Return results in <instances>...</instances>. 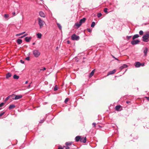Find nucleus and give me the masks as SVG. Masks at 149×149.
<instances>
[{"mask_svg":"<svg viewBox=\"0 0 149 149\" xmlns=\"http://www.w3.org/2000/svg\"><path fill=\"white\" fill-rule=\"evenodd\" d=\"M142 40L145 42H147L149 41V33H146L142 37Z\"/></svg>","mask_w":149,"mask_h":149,"instance_id":"nucleus-1","label":"nucleus"},{"mask_svg":"<svg viewBox=\"0 0 149 149\" xmlns=\"http://www.w3.org/2000/svg\"><path fill=\"white\" fill-rule=\"evenodd\" d=\"M38 23L39 25L40 28L41 29L45 24V22L40 17L38 18Z\"/></svg>","mask_w":149,"mask_h":149,"instance_id":"nucleus-2","label":"nucleus"},{"mask_svg":"<svg viewBox=\"0 0 149 149\" xmlns=\"http://www.w3.org/2000/svg\"><path fill=\"white\" fill-rule=\"evenodd\" d=\"M33 53L34 56L36 57H37L40 54V53L39 51L37 49L34 50L33 51Z\"/></svg>","mask_w":149,"mask_h":149,"instance_id":"nucleus-3","label":"nucleus"},{"mask_svg":"<svg viewBox=\"0 0 149 149\" xmlns=\"http://www.w3.org/2000/svg\"><path fill=\"white\" fill-rule=\"evenodd\" d=\"M79 38V37L77 36L75 34H73L71 36V39L72 40H78Z\"/></svg>","mask_w":149,"mask_h":149,"instance_id":"nucleus-4","label":"nucleus"},{"mask_svg":"<svg viewBox=\"0 0 149 149\" xmlns=\"http://www.w3.org/2000/svg\"><path fill=\"white\" fill-rule=\"evenodd\" d=\"M140 42V40H133L131 41V44L132 45H135L138 44Z\"/></svg>","mask_w":149,"mask_h":149,"instance_id":"nucleus-5","label":"nucleus"},{"mask_svg":"<svg viewBox=\"0 0 149 149\" xmlns=\"http://www.w3.org/2000/svg\"><path fill=\"white\" fill-rule=\"evenodd\" d=\"M116 72V70L115 69H114L113 70L110 71L108 72V73L107 75V76H108L109 75L115 73Z\"/></svg>","mask_w":149,"mask_h":149,"instance_id":"nucleus-6","label":"nucleus"},{"mask_svg":"<svg viewBox=\"0 0 149 149\" xmlns=\"http://www.w3.org/2000/svg\"><path fill=\"white\" fill-rule=\"evenodd\" d=\"M22 97V96L21 95H15L14 98L13 99L16 100L21 98Z\"/></svg>","mask_w":149,"mask_h":149,"instance_id":"nucleus-7","label":"nucleus"},{"mask_svg":"<svg viewBox=\"0 0 149 149\" xmlns=\"http://www.w3.org/2000/svg\"><path fill=\"white\" fill-rule=\"evenodd\" d=\"M39 15L40 17H42L44 18L45 17V14L42 11H40L39 12Z\"/></svg>","mask_w":149,"mask_h":149,"instance_id":"nucleus-8","label":"nucleus"},{"mask_svg":"<svg viewBox=\"0 0 149 149\" xmlns=\"http://www.w3.org/2000/svg\"><path fill=\"white\" fill-rule=\"evenodd\" d=\"M80 141L82 142H83L84 143H85L86 142V137H82L81 138V137L80 138Z\"/></svg>","mask_w":149,"mask_h":149,"instance_id":"nucleus-9","label":"nucleus"},{"mask_svg":"<svg viewBox=\"0 0 149 149\" xmlns=\"http://www.w3.org/2000/svg\"><path fill=\"white\" fill-rule=\"evenodd\" d=\"M142 65V63L139 62H136L135 63V66L136 68L139 67Z\"/></svg>","mask_w":149,"mask_h":149,"instance_id":"nucleus-10","label":"nucleus"},{"mask_svg":"<svg viewBox=\"0 0 149 149\" xmlns=\"http://www.w3.org/2000/svg\"><path fill=\"white\" fill-rule=\"evenodd\" d=\"M148 51V48L146 47H145L143 51V52L144 53V56H145L147 55Z\"/></svg>","mask_w":149,"mask_h":149,"instance_id":"nucleus-11","label":"nucleus"},{"mask_svg":"<svg viewBox=\"0 0 149 149\" xmlns=\"http://www.w3.org/2000/svg\"><path fill=\"white\" fill-rule=\"evenodd\" d=\"M127 67L128 66L127 65L125 64H124L123 65L120 67V68L121 70H122L124 68H127Z\"/></svg>","mask_w":149,"mask_h":149,"instance_id":"nucleus-12","label":"nucleus"},{"mask_svg":"<svg viewBox=\"0 0 149 149\" xmlns=\"http://www.w3.org/2000/svg\"><path fill=\"white\" fill-rule=\"evenodd\" d=\"M31 39V37H26L25 38V40L26 42H29Z\"/></svg>","mask_w":149,"mask_h":149,"instance_id":"nucleus-13","label":"nucleus"},{"mask_svg":"<svg viewBox=\"0 0 149 149\" xmlns=\"http://www.w3.org/2000/svg\"><path fill=\"white\" fill-rule=\"evenodd\" d=\"M81 136H77L75 138V140L76 141H80Z\"/></svg>","mask_w":149,"mask_h":149,"instance_id":"nucleus-14","label":"nucleus"},{"mask_svg":"<svg viewBox=\"0 0 149 149\" xmlns=\"http://www.w3.org/2000/svg\"><path fill=\"white\" fill-rule=\"evenodd\" d=\"M15 107V106L13 104H11L10 105L9 107V109H13Z\"/></svg>","mask_w":149,"mask_h":149,"instance_id":"nucleus-15","label":"nucleus"},{"mask_svg":"<svg viewBox=\"0 0 149 149\" xmlns=\"http://www.w3.org/2000/svg\"><path fill=\"white\" fill-rule=\"evenodd\" d=\"M11 74L10 72H8L6 75V79H8L9 77H11Z\"/></svg>","mask_w":149,"mask_h":149,"instance_id":"nucleus-16","label":"nucleus"},{"mask_svg":"<svg viewBox=\"0 0 149 149\" xmlns=\"http://www.w3.org/2000/svg\"><path fill=\"white\" fill-rule=\"evenodd\" d=\"M86 20V19L85 18H83L82 19H80L79 22L81 24L83 23L84 22L85 20Z\"/></svg>","mask_w":149,"mask_h":149,"instance_id":"nucleus-17","label":"nucleus"},{"mask_svg":"<svg viewBox=\"0 0 149 149\" xmlns=\"http://www.w3.org/2000/svg\"><path fill=\"white\" fill-rule=\"evenodd\" d=\"M17 42L18 44H20L22 43V40L20 39H18L17 40Z\"/></svg>","mask_w":149,"mask_h":149,"instance_id":"nucleus-18","label":"nucleus"},{"mask_svg":"<svg viewBox=\"0 0 149 149\" xmlns=\"http://www.w3.org/2000/svg\"><path fill=\"white\" fill-rule=\"evenodd\" d=\"M139 37V35L138 34H135L133 36L132 39L133 40H134V39L138 38Z\"/></svg>","mask_w":149,"mask_h":149,"instance_id":"nucleus-19","label":"nucleus"},{"mask_svg":"<svg viewBox=\"0 0 149 149\" xmlns=\"http://www.w3.org/2000/svg\"><path fill=\"white\" fill-rule=\"evenodd\" d=\"M120 107L121 106L120 105H117L115 107L116 110V111H119Z\"/></svg>","mask_w":149,"mask_h":149,"instance_id":"nucleus-20","label":"nucleus"},{"mask_svg":"<svg viewBox=\"0 0 149 149\" xmlns=\"http://www.w3.org/2000/svg\"><path fill=\"white\" fill-rule=\"evenodd\" d=\"M81 24L80 22L79 23H77L75 24V25L78 27H80Z\"/></svg>","mask_w":149,"mask_h":149,"instance_id":"nucleus-21","label":"nucleus"},{"mask_svg":"<svg viewBox=\"0 0 149 149\" xmlns=\"http://www.w3.org/2000/svg\"><path fill=\"white\" fill-rule=\"evenodd\" d=\"M37 36L38 38H40L42 37V34L40 33H38L37 34Z\"/></svg>","mask_w":149,"mask_h":149,"instance_id":"nucleus-22","label":"nucleus"},{"mask_svg":"<svg viewBox=\"0 0 149 149\" xmlns=\"http://www.w3.org/2000/svg\"><path fill=\"white\" fill-rule=\"evenodd\" d=\"M13 77L14 79H18L19 78V76L15 74L14 75Z\"/></svg>","mask_w":149,"mask_h":149,"instance_id":"nucleus-23","label":"nucleus"},{"mask_svg":"<svg viewBox=\"0 0 149 149\" xmlns=\"http://www.w3.org/2000/svg\"><path fill=\"white\" fill-rule=\"evenodd\" d=\"M94 70H93L90 73V75H89V77H91L94 74Z\"/></svg>","mask_w":149,"mask_h":149,"instance_id":"nucleus-24","label":"nucleus"},{"mask_svg":"<svg viewBox=\"0 0 149 149\" xmlns=\"http://www.w3.org/2000/svg\"><path fill=\"white\" fill-rule=\"evenodd\" d=\"M72 144V142H68L66 143L65 145L66 146H70Z\"/></svg>","mask_w":149,"mask_h":149,"instance_id":"nucleus-25","label":"nucleus"},{"mask_svg":"<svg viewBox=\"0 0 149 149\" xmlns=\"http://www.w3.org/2000/svg\"><path fill=\"white\" fill-rule=\"evenodd\" d=\"M56 24L58 26V28L59 29H61L62 27L61 25L59 23H57Z\"/></svg>","mask_w":149,"mask_h":149,"instance_id":"nucleus-26","label":"nucleus"},{"mask_svg":"<svg viewBox=\"0 0 149 149\" xmlns=\"http://www.w3.org/2000/svg\"><path fill=\"white\" fill-rule=\"evenodd\" d=\"M95 23L94 22H93L92 23V24L91 25V26L92 27H94L95 26Z\"/></svg>","mask_w":149,"mask_h":149,"instance_id":"nucleus-27","label":"nucleus"},{"mask_svg":"<svg viewBox=\"0 0 149 149\" xmlns=\"http://www.w3.org/2000/svg\"><path fill=\"white\" fill-rule=\"evenodd\" d=\"M143 32L141 30L139 32V34L140 35H142L143 34Z\"/></svg>","mask_w":149,"mask_h":149,"instance_id":"nucleus-28","label":"nucleus"},{"mask_svg":"<svg viewBox=\"0 0 149 149\" xmlns=\"http://www.w3.org/2000/svg\"><path fill=\"white\" fill-rule=\"evenodd\" d=\"M102 15V14L101 13H98L97 15V17H100Z\"/></svg>","mask_w":149,"mask_h":149,"instance_id":"nucleus-29","label":"nucleus"},{"mask_svg":"<svg viewBox=\"0 0 149 149\" xmlns=\"http://www.w3.org/2000/svg\"><path fill=\"white\" fill-rule=\"evenodd\" d=\"M107 10H108V9L107 8H105L104 9V12L105 13H107L108 11H107Z\"/></svg>","mask_w":149,"mask_h":149,"instance_id":"nucleus-30","label":"nucleus"},{"mask_svg":"<svg viewBox=\"0 0 149 149\" xmlns=\"http://www.w3.org/2000/svg\"><path fill=\"white\" fill-rule=\"evenodd\" d=\"M4 17L6 18H7L9 17V15L8 14H5L4 15Z\"/></svg>","mask_w":149,"mask_h":149,"instance_id":"nucleus-31","label":"nucleus"},{"mask_svg":"<svg viewBox=\"0 0 149 149\" xmlns=\"http://www.w3.org/2000/svg\"><path fill=\"white\" fill-rule=\"evenodd\" d=\"M10 96H8V97H7L5 99V101H7V100H8L10 98Z\"/></svg>","mask_w":149,"mask_h":149,"instance_id":"nucleus-32","label":"nucleus"},{"mask_svg":"<svg viewBox=\"0 0 149 149\" xmlns=\"http://www.w3.org/2000/svg\"><path fill=\"white\" fill-rule=\"evenodd\" d=\"M5 112H3L0 113V117L2 116L4 113Z\"/></svg>","mask_w":149,"mask_h":149,"instance_id":"nucleus-33","label":"nucleus"},{"mask_svg":"<svg viewBox=\"0 0 149 149\" xmlns=\"http://www.w3.org/2000/svg\"><path fill=\"white\" fill-rule=\"evenodd\" d=\"M58 90V87L56 86L54 88V91H56Z\"/></svg>","mask_w":149,"mask_h":149,"instance_id":"nucleus-34","label":"nucleus"},{"mask_svg":"<svg viewBox=\"0 0 149 149\" xmlns=\"http://www.w3.org/2000/svg\"><path fill=\"white\" fill-rule=\"evenodd\" d=\"M4 104V103L2 102L0 104V107H2L3 106V105Z\"/></svg>","mask_w":149,"mask_h":149,"instance_id":"nucleus-35","label":"nucleus"},{"mask_svg":"<svg viewBox=\"0 0 149 149\" xmlns=\"http://www.w3.org/2000/svg\"><path fill=\"white\" fill-rule=\"evenodd\" d=\"M25 59L29 61L30 60V57L29 56H28L25 58Z\"/></svg>","mask_w":149,"mask_h":149,"instance_id":"nucleus-36","label":"nucleus"},{"mask_svg":"<svg viewBox=\"0 0 149 149\" xmlns=\"http://www.w3.org/2000/svg\"><path fill=\"white\" fill-rule=\"evenodd\" d=\"M87 31L89 32H91V31H92V30L91 29H87Z\"/></svg>","mask_w":149,"mask_h":149,"instance_id":"nucleus-37","label":"nucleus"},{"mask_svg":"<svg viewBox=\"0 0 149 149\" xmlns=\"http://www.w3.org/2000/svg\"><path fill=\"white\" fill-rule=\"evenodd\" d=\"M131 37H132V36H127V37H126V38H127V39L129 40V39H130L131 38Z\"/></svg>","mask_w":149,"mask_h":149,"instance_id":"nucleus-38","label":"nucleus"},{"mask_svg":"<svg viewBox=\"0 0 149 149\" xmlns=\"http://www.w3.org/2000/svg\"><path fill=\"white\" fill-rule=\"evenodd\" d=\"M22 35V33H19V34H17L16 35V36H20V35Z\"/></svg>","mask_w":149,"mask_h":149,"instance_id":"nucleus-39","label":"nucleus"},{"mask_svg":"<svg viewBox=\"0 0 149 149\" xmlns=\"http://www.w3.org/2000/svg\"><path fill=\"white\" fill-rule=\"evenodd\" d=\"M92 125H93V126L94 127H96V123H93Z\"/></svg>","mask_w":149,"mask_h":149,"instance_id":"nucleus-40","label":"nucleus"},{"mask_svg":"<svg viewBox=\"0 0 149 149\" xmlns=\"http://www.w3.org/2000/svg\"><path fill=\"white\" fill-rule=\"evenodd\" d=\"M20 62L22 64H24V61H23L22 60H20Z\"/></svg>","mask_w":149,"mask_h":149,"instance_id":"nucleus-41","label":"nucleus"},{"mask_svg":"<svg viewBox=\"0 0 149 149\" xmlns=\"http://www.w3.org/2000/svg\"><path fill=\"white\" fill-rule=\"evenodd\" d=\"M68 98H66V99H65V103H67V102H68Z\"/></svg>","mask_w":149,"mask_h":149,"instance_id":"nucleus-42","label":"nucleus"},{"mask_svg":"<svg viewBox=\"0 0 149 149\" xmlns=\"http://www.w3.org/2000/svg\"><path fill=\"white\" fill-rule=\"evenodd\" d=\"M27 35V34H25V35H24L23 36H22L21 37H20V38H23L25 36H26Z\"/></svg>","mask_w":149,"mask_h":149,"instance_id":"nucleus-43","label":"nucleus"},{"mask_svg":"<svg viewBox=\"0 0 149 149\" xmlns=\"http://www.w3.org/2000/svg\"><path fill=\"white\" fill-rule=\"evenodd\" d=\"M32 83V82H31V84H30L27 86V88H30V86H31V84Z\"/></svg>","mask_w":149,"mask_h":149,"instance_id":"nucleus-44","label":"nucleus"},{"mask_svg":"<svg viewBox=\"0 0 149 149\" xmlns=\"http://www.w3.org/2000/svg\"><path fill=\"white\" fill-rule=\"evenodd\" d=\"M66 149H69V147L68 146H66L65 147Z\"/></svg>","mask_w":149,"mask_h":149,"instance_id":"nucleus-45","label":"nucleus"},{"mask_svg":"<svg viewBox=\"0 0 149 149\" xmlns=\"http://www.w3.org/2000/svg\"><path fill=\"white\" fill-rule=\"evenodd\" d=\"M58 149H63V148L61 146H59Z\"/></svg>","mask_w":149,"mask_h":149,"instance_id":"nucleus-46","label":"nucleus"},{"mask_svg":"<svg viewBox=\"0 0 149 149\" xmlns=\"http://www.w3.org/2000/svg\"><path fill=\"white\" fill-rule=\"evenodd\" d=\"M46 70V68H44L40 70H41L44 71Z\"/></svg>","mask_w":149,"mask_h":149,"instance_id":"nucleus-47","label":"nucleus"},{"mask_svg":"<svg viewBox=\"0 0 149 149\" xmlns=\"http://www.w3.org/2000/svg\"><path fill=\"white\" fill-rule=\"evenodd\" d=\"M44 121V120H41L40 122V123H42Z\"/></svg>","mask_w":149,"mask_h":149,"instance_id":"nucleus-48","label":"nucleus"},{"mask_svg":"<svg viewBox=\"0 0 149 149\" xmlns=\"http://www.w3.org/2000/svg\"><path fill=\"white\" fill-rule=\"evenodd\" d=\"M130 103V101H126V103L127 104H129Z\"/></svg>","mask_w":149,"mask_h":149,"instance_id":"nucleus-49","label":"nucleus"},{"mask_svg":"<svg viewBox=\"0 0 149 149\" xmlns=\"http://www.w3.org/2000/svg\"><path fill=\"white\" fill-rule=\"evenodd\" d=\"M146 98L147 99V100L149 101V97H146Z\"/></svg>","mask_w":149,"mask_h":149,"instance_id":"nucleus-50","label":"nucleus"},{"mask_svg":"<svg viewBox=\"0 0 149 149\" xmlns=\"http://www.w3.org/2000/svg\"><path fill=\"white\" fill-rule=\"evenodd\" d=\"M12 14L13 15H15V12H13V13H12Z\"/></svg>","mask_w":149,"mask_h":149,"instance_id":"nucleus-51","label":"nucleus"},{"mask_svg":"<svg viewBox=\"0 0 149 149\" xmlns=\"http://www.w3.org/2000/svg\"><path fill=\"white\" fill-rule=\"evenodd\" d=\"M58 47H57L56 48V49L57 50L58 49Z\"/></svg>","mask_w":149,"mask_h":149,"instance_id":"nucleus-52","label":"nucleus"},{"mask_svg":"<svg viewBox=\"0 0 149 149\" xmlns=\"http://www.w3.org/2000/svg\"><path fill=\"white\" fill-rule=\"evenodd\" d=\"M142 66H143L144 65V63H142V65H141Z\"/></svg>","mask_w":149,"mask_h":149,"instance_id":"nucleus-53","label":"nucleus"},{"mask_svg":"<svg viewBox=\"0 0 149 149\" xmlns=\"http://www.w3.org/2000/svg\"><path fill=\"white\" fill-rule=\"evenodd\" d=\"M28 83V81H26L25 82V84H27Z\"/></svg>","mask_w":149,"mask_h":149,"instance_id":"nucleus-54","label":"nucleus"},{"mask_svg":"<svg viewBox=\"0 0 149 149\" xmlns=\"http://www.w3.org/2000/svg\"><path fill=\"white\" fill-rule=\"evenodd\" d=\"M67 43H68V44H69L70 43V41H69L68 40L67 41Z\"/></svg>","mask_w":149,"mask_h":149,"instance_id":"nucleus-55","label":"nucleus"},{"mask_svg":"<svg viewBox=\"0 0 149 149\" xmlns=\"http://www.w3.org/2000/svg\"><path fill=\"white\" fill-rule=\"evenodd\" d=\"M25 33V32H23L22 33V35L24 33Z\"/></svg>","mask_w":149,"mask_h":149,"instance_id":"nucleus-56","label":"nucleus"},{"mask_svg":"<svg viewBox=\"0 0 149 149\" xmlns=\"http://www.w3.org/2000/svg\"><path fill=\"white\" fill-rule=\"evenodd\" d=\"M35 44V42H33V43L32 44L33 45H34Z\"/></svg>","mask_w":149,"mask_h":149,"instance_id":"nucleus-57","label":"nucleus"},{"mask_svg":"<svg viewBox=\"0 0 149 149\" xmlns=\"http://www.w3.org/2000/svg\"><path fill=\"white\" fill-rule=\"evenodd\" d=\"M115 59H116V60H118V59L117 58H115Z\"/></svg>","mask_w":149,"mask_h":149,"instance_id":"nucleus-58","label":"nucleus"},{"mask_svg":"<svg viewBox=\"0 0 149 149\" xmlns=\"http://www.w3.org/2000/svg\"><path fill=\"white\" fill-rule=\"evenodd\" d=\"M1 109V108H0V110Z\"/></svg>","mask_w":149,"mask_h":149,"instance_id":"nucleus-59","label":"nucleus"}]
</instances>
